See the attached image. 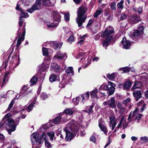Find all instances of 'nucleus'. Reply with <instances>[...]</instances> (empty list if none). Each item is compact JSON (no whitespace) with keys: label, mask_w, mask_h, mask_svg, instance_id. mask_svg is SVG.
I'll return each instance as SVG.
<instances>
[{"label":"nucleus","mask_w":148,"mask_h":148,"mask_svg":"<svg viewBox=\"0 0 148 148\" xmlns=\"http://www.w3.org/2000/svg\"><path fill=\"white\" fill-rule=\"evenodd\" d=\"M97 89H95L91 91L90 92L91 97L92 98L97 97Z\"/></svg>","instance_id":"cd10ccee"},{"label":"nucleus","mask_w":148,"mask_h":148,"mask_svg":"<svg viewBox=\"0 0 148 148\" xmlns=\"http://www.w3.org/2000/svg\"><path fill=\"white\" fill-rule=\"evenodd\" d=\"M142 116V114H138L137 115V116L136 117V119L138 120H139L141 118Z\"/></svg>","instance_id":"e2e57ef3"},{"label":"nucleus","mask_w":148,"mask_h":148,"mask_svg":"<svg viewBox=\"0 0 148 148\" xmlns=\"http://www.w3.org/2000/svg\"><path fill=\"white\" fill-rule=\"evenodd\" d=\"M111 39L108 38H106L103 43V46L104 47H107L110 42Z\"/></svg>","instance_id":"bb28decb"},{"label":"nucleus","mask_w":148,"mask_h":148,"mask_svg":"<svg viewBox=\"0 0 148 148\" xmlns=\"http://www.w3.org/2000/svg\"><path fill=\"white\" fill-rule=\"evenodd\" d=\"M81 97H78L73 99V101L75 105L76 106L78 104L79 99H81Z\"/></svg>","instance_id":"2f4dec72"},{"label":"nucleus","mask_w":148,"mask_h":148,"mask_svg":"<svg viewBox=\"0 0 148 148\" xmlns=\"http://www.w3.org/2000/svg\"><path fill=\"white\" fill-rule=\"evenodd\" d=\"M134 116H132V112H131L129 115L128 118V120L129 122H131L133 120V117Z\"/></svg>","instance_id":"5fc2aeb1"},{"label":"nucleus","mask_w":148,"mask_h":148,"mask_svg":"<svg viewBox=\"0 0 148 148\" xmlns=\"http://www.w3.org/2000/svg\"><path fill=\"white\" fill-rule=\"evenodd\" d=\"M59 79L58 77L54 75H52L50 77L49 80L51 82H53L58 80Z\"/></svg>","instance_id":"393cba45"},{"label":"nucleus","mask_w":148,"mask_h":148,"mask_svg":"<svg viewBox=\"0 0 148 148\" xmlns=\"http://www.w3.org/2000/svg\"><path fill=\"white\" fill-rule=\"evenodd\" d=\"M43 138L45 141V145L46 147L48 148L52 147L51 145L47 141V138L45 133H42L41 136H39L38 133H34L31 135V140L32 144V148H40L41 146L40 144Z\"/></svg>","instance_id":"f257e3e1"},{"label":"nucleus","mask_w":148,"mask_h":148,"mask_svg":"<svg viewBox=\"0 0 148 148\" xmlns=\"http://www.w3.org/2000/svg\"><path fill=\"white\" fill-rule=\"evenodd\" d=\"M117 106L119 113L121 114H123L125 110V108L123 107L122 105L119 103H118Z\"/></svg>","instance_id":"aec40b11"},{"label":"nucleus","mask_w":148,"mask_h":148,"mask_svg":"<svg viewBox=\"0 0 148 148\" xmlns=\"http://www.w3.org/2000/svg\"><path fill=\"white\" fill-rule=\"evenodd\" d=\"M137 105L138 107H141L140 111L141 112H143L146 108L147 104L143 100L140 101L137 103Z\"/></svg>","instance_id":"ddd939ff"},{"label":"nucleus","mask_w":148,"mask_h":148,"mask_svg":"<svg viewBox=\"0 0 148 148\" xmlns=\"http://www.w3.org/2000/svg\"><path fill=\"white\" fill-rule=\"evenodd\" d=\"M9 75L8 73H6L3 79V83L2 84V86H3L6 83V82L8 80V76Z\"/></svg>","instance_id":"72a5a7b5"},{"label":"nucleus","mask_w":148,"mask_h":148,"mask_svg":"<svg viewBox=\"0 0 148 148\" xmlns=\"http://www.w3.org/2000/svg\"><path fill=\"white\" fill-rule=\"evenodd\" d=\"M58 25L57 24H54L52 23L51 24H48L47 25L49 28H51L52 27H56Z\"/></svg>","instance_id":"de8ad7c7"},{"label":"nucleus","mask_w":148,"mask_h":148,"mask_svg":"<svg viewBox=\"0 0 148 148\" xmlns=\"http://www.w3.org/2000/svg\"><path fill=\"white\" fill-rule=\"evenodd\" d=\"M93 21V20L92 19H90V20L88 22V24L87 25V27H89V26L91 25V24L92 23Z\"/></svg>","instance_id":"774afa93"},{"label":"nucleus","mask_w":148,"mask_h":148,"mask_svg":"<svg viewBox=\"0 0 148 148\" xmlns=\"http://www.w3.org/2000/svg\"><path fill=\"white\" fill-rule=\"evenodd\" d=\"M54 134L55 133L53 132H47V135L50 138L51 140H53V138L55 136Z\"/></svg>","instance_id":"473e14b6"},{"label":"nucleus","mask_w":148,"mask_h":148,"mask_svg":"<svg viewBox=\"0 0 148 148\" xmlns=\"http://www.w3.org/2000/svg\"><path fill=\"white\" fill-rule=\"evenodd\" d=\"M144 95L145 99H148V90H147L145 92Z\"/></svg>","instance_id":"0e129e2a"},{"label":"nucleus","mask_w":148,"mask_h":148,"mask_svg":"<svg viewBox=\"0 0 148 148\" xmlns=\"http://www.w3.org/2000/svg\"><path fill=\"white\" fill-rule=\"evenodd\" d=\"M54 59L57 58L58 60H61L64 58H66L67 56L66 53L62 54L61 52L57 53L54 56Z\"/></svg>","instance_id":"dca6fc26"},{"label":"nucleus","mask_w":148,"mask_h":148,"mask_svg":"<svg viewBox=\"0 0 148 148\" xmlns=\"http://www.w3.org/2000/svg\"><path fill=\"white\" fill-rule=\"evenodd\" d=\"M99 126L101 130L106 135H107V128L103 124H101V121L100 122L99 121Z\"/></svg>","instance_id":"4be33fe9"},{"label":"nucleus","mask_w":148,"mask_h":148,"mask_svg":"<svg viewBox=\"0 0 148 148\" xmlns=\"http://www.w3.org/2000/svg\"><path fill=\"white\" fill-rule=\"evenodd\" d=\"M12 59L14 61H16L17 60V54L16 53L14 54L12 57Z\"/></svg>","instance_id":"69168bd1"},{"label":"nucleus","mask_w":148,"mask_h":148,"mask_svg":"<svg viewBox=\"0 0 148 148\" xmlns=\"http://www.w3.org/2000/svg\"><path fill=\"white\" fill-rule=\"evenodd\" d=\"M144 27L140 26L139 28L134 31L132 34V38L135 40H136L141 38L142 35L143 34Z\"/></svg>","instance_id":"423d86ee"},{"label":"nucleus","mask_w":148,"mask_h":148,"mask_svg":"<svg viewBox=\"0 0 148 148\" xmlns=\"http://www.w3.org/2000/svg\"><path fill=\"white\" fill-rule=\"evenodd\" d=\"M74 36L73 35H71L70 37L68 39V42L69 43H71L74 40Z\"/></svg>","instance_id":"49530a36"},{"label":"nucleus","mask_w":148,"mask_h":148,"mask_svg":"<svg viewBox=\"0 0 148 148\" xmlns=\"http://www.w3.org/2000/svg\"><path fill=\"white\" fill-rule=\"evenodd\" d=\"M41 99L45 100L48 97L47 95L45 93H42L41 94Z\"/></svg>","instance_id":"79ce46f5"},{"label":"nucleus","mask_w":148,"mask_h":148,"mask_svg":"<svg viewBox=\"0 0 148 148\" xmlns=\"http://www.w3.org/2000/svg\"><path fill=\"white\" fill-rule=\"evenodd\" d=\"M5 139V136L2 134L0 133V141L3 142L4 141Z\"/></svg>","instance_id":"864d4df0"},{"label":"nucleus","mask_w":148,"mask_h":148,"mask_svg":"<svg viewBox=\"0 0 148 148\" xmlns=\"http://www.w3.org/2000/svg\"><path fill=\"white\" fill-rule=\"evenodd\" d=\"M41 0H37L35 3L33 5L30 9H28L27 12L32 13L35 10H38L40 7Z\"/></svg>","instance_id":"1a4fd4ad"},{"label":"nucleus","mask_w":148,"mask_h":148,"mask_svg":"<svg viewBox=\"0 0 148 148\" xmlns=\"http://www.w3.org/2000/svg\"><path fill=\"white\" fill-rule=\"evenodd\" d=\"M108 84L110 86V88H109L108 90L109 91V95H110L114 93L115 90L114 88L116 87V85L110 81H108Z\"/></svg>","instance_id":"2eb2a0df"},{"label":"nucleus","mask_w":148,"mask_h":148,"mask_svg":"<svg viewBox=\"0 0 148 148\" xmlns=\"http://www.w3.org/2000/svg\"><path fill=\"white\" fill-rule=\"evenodd\" d=\"M90 140V141L93 142L94 143H95L96 142V138L94 136H92L91 137Z\"/></svg>","instance_id":"4d7b16f0"},{"label":"nucleus","mask_w":148,"mask_h":148,"mask_svg":"<svg viewBox=\"0 0 148 148\" xmlns=\"http://www.w3.org/2000/svg\"><path fill=\"white\" fill-rule=\"evenodd\" d=\"M94 106L93 105H92L89 108L88 112L89 114H91L92 112V108Z\"/></svg>","instance_id":"13d9d810"},{"label":"nucleus","mask_w":148,"mask_h":148,"mask_svg":"<svg viewBox=\"0 0 148 148\" xmlns=\"http://www.w3.org/2000/svg\"><path fill=\"white\" fill-rule=\"evenodd\" d=\"M140 20L139 16L136 15H132L130 19V22L132 24H135L138 22Z\"/></svg>","instance_id":"f3484780"},{"label":"nucleus","mask_w":148,"mask_h":148,"mask_svg":"<svg viewBox=\"0 0 148 148\" xmlns=\"http://www.w3.org/2000/svg\"><path fill=\"white\" fill-rule=\"evenodd\" d=\"M14 100H12V101H11L9 105V106L8 108L7 109V111H9L11 108L12 107L13 104H14Z\"/></svg>","instance_id":"09e8293b"},{"label":"nucleus","mask_w":148,"mask_h":148,"mask_svg":"<svg viewBox=\"0 0 148 148\" xmlns=\"http://www.w3.org/2000/svg\"><path fill=\"white\" fill-rule=\"evenodd\" d=\"M65 81L64 79H63L59 85V87L60 88H62L64 87L66 84Z\"/></svg>","instance_id":"e433bc0d"},{"label":"nucleus","mask_w":148,"mask_h":148,"mask_svg":"<svg viewBox=\"0 0 148 148\" xmlns=\"http://www.w3.org/2000/svg\"><path fill=\"white\" fill-rule=\"evenodd\" d=\"M110 127H112V130H113L116 125V123L115 117L113 116H111L110 118Z\"/></svg>","instance_id":"a211bd4d"},{"label":"nucleus","mask_w":148,"mask_h":148,"mask_svg":"<svg viewBox=\"0 0 148 148\" xmlns=\"http://www.w3.org/2000/svg\"><path fill=\"white\" fill-rule=\"evenodd\" d=\"M124 2V1L122 0L120 2H119L117 4V6L119 8L122 9L123 8V3Z\"/></svg>","instance_id":"a19ab883"},{"label":"nucleus","mask_w":148,"mask_h":148,"mask_svg":"<svg viewBox=\"0 0 148 148\" xmlns=\"http://www.w3.org/2000/svg\"><path fill=\"white\" fill-rule=\"evenodd\" d=\"M82 101L81 102L84 103L86 100H88L89 97V94L88 92L84 93L81 95Z\"/></svg>","instance_id":"6ab92c4d"},{"label":"nucleus","mask_w":148,"mask_h":148,"mask_svg":"<svg viewBox=\"0 0 148 148\" xmlns=\"http://www.w3.org/2000/svg\"><path fill=\"white\" fill-rule=\"evenodd\" d=\"M22 30L23 32L21 35V36L19 37L17 41L16 45L17 47H18L21 45V42L24 40L25 33V27L24 26L22 28Z\"/></svg>","instance_id":"4468645a"},{"label":"nucleus","mask_w":148,"mask_h":148,"mask_svg":"<svg viewBox=\"0 0 148 148\" xmlns=\"http://www.w3.org/2000/svg\"><path fill=\"white\" fill-rule=\"evenodd\" d=\"M120 70H121L123 71L122 73H127L129 71L130 69L129 68L127 67L122 68L120 69Z\"/></svg>","instance_id":"4c0bfd02"},{"label":"nucleus","mask_w":148,"mask_h":148,"mask_svg":"<svg viewBox=\"0 0 148 148\" xmlns=\"http://www.w3.org/2000/svg\"><path fill=\"white\" fill-rule=\"evenodd\" d=\"M77 125L76 121H72L64 129V131L66 133L65 140L66 141H70L73 138V134L70 131L74 132H77L79 130Z\"/></svg>","instance_id":"7ed1b4c3"},{"label":"nucleus","mask_w":148,"mask_h":148,"mask_svg":"<svg viewBox=\"0 0 148 148\" xmlns=\"http://www.w3.org/2000/svg\"><path fill=\"white\" fill-rule=\"evenodd\" d=\"M100 88L104 90H107L108 91L109 88L107 84H103L100 87Z\"/></svg>","instance_id":"f704fd0d"},{"label":"nucleus","mask_w":148,"mask_h":148,"mask_svg":"<svg viewBox=\"0 0 148 148\" xmlns=\"http://www.w3.org/2000/svg\"><path fill=\"white\" fill-rule=\"evenodd\" d=\"M52 1H53L54 3L56 2L55 0H42V4L45 6H49L53 4V3H51Z\"/></svg>","instance_id":"412c9836"},{"label":"nucleus","mask_w":148,"mask_h":148,"mask_svg":"<svg viewBox=\"0 0 148 148\" xmlns=\"http://www.w3.org/2000/svg\"><path fill=\"white\" fill-rule=\"evenodd\" d=\"M11 114L10 113L7 114L3 118L0 123V129H6L9 134L12 132L16 130L14 122L12 118H10Z\"/></svg>","instance_id":"f03ea898"},{"label":"nucleus","mask_w":148,"mask_h":148,"mask_svg":"<svg viewBox=\"0 0 148 148\" xmlns=\"http://www.w3.org/2000/svg\"><path fill=\"white\" fill-rule=\"evenodd\" d=\"M143 92L141 90H135L133 92V96L136 101H138L142 97Z\"/></svg>","instance_id":"9d476101"},{"label":"nucleus","mask_w":148,"mask_h":148,"mask_svg":"<svg viewBox=\"0 0 148 148\" xmlns=\"http://www.w3.org/2000/svg\"><path fill=\"white\" fill-rule=\"evenodd\" d=\"M42 53L44 56H47L48 54V51L47 48H42Z\"/></svg>","instance_id":"37998d69"},{"label":"nucleus","mask_w":148,"mask_h":148,"mask_svg":"<svg viewBox=\"0 0 148 148\" xmlns=\"http://www.w3.org/2000/svg\"><path fill=\"white\" fill-rule=\"evenodd\" d=\"M103 104L104 106L108 105L110 107L112 108H114L116 107L115 100L114 97L111 98L107 102L105 101L104 102Z\"/></svg>","instance_id":"9b49d317"},{"label":"nucleus","mask_w":148,"mask_h":148,"mask_svg":"<svg viewBox=\"0 0 148 148\" xmlns=\"http://www.w3.org/2000/svg\"><path fill=\"white\" fill-rule=\"evenodd\" d=\"M131 100L129 98H127L126 99H125L123 101L122 103L126 105L127 103L129 102Z\"/></svg>","instance_id":"8fccbe9b"},{"label":"nucleus","mask_w":148,"mask_h":148,"mask_svg":"<svg viewBox=\"0 0 148 148\" xmlns=\"http://www.w3.org/2000/svg\"><path fill=\"white\" fill-rule=\"evenodd\" d=\"M38 78L37 77L33 76L30 80L32 84H31V86H32V84L35 83L37 81Z\"/></svg>","instance_id":"c9c22d12"},{"label":"nucleus","mask_w":148,"mask_h":148,"mask_svg":"<svg viewBox=\"0 0 148 148\" xmlns=\"http://www.w3.org/2000/svg\"><path fill=\"white\" fill-rule=\"evenodd\" d=\"M141 141L143 143H145L148 140V137L146 136L140 138Z\"/></svg>","instance_id":"a18cd8bd"},{"label":"nucleus","mask_w":148,"mask_h":148,"mask_svg":"<svg viewBox=\"0 0 148 148\" xmlns=\"http://www.w3.org/2000/svg\"><path fill=\"white\" fill-rule=\"evenodd\" d=\"M64 18L65 20L66 21H68L69 20V13L65 14Z\"/></svg>","instance_id":"3c124183"},{"label":"nucleus","mask_w":148,"mask_h":148,"mask_svg":"<svg viewBox=\"0 0 148 148\" xmlns=\"http://www.w3.org/2000/svg\"><path fill=\"white\" fill-rule=\"evenodd\" d=\"M22 3V0L20 1L17 4L16 7V10H19L21 12V13L20 14L21 17H19V21L18 23L19 25L21 27H22L23 23V20L22 18H26L29 16V15L26 12L23 11L22 9L20 7H21V5H23L22 3L21 4H20V3Z\"/></svg>","instance_id":"39448f33"},{"label":"nucleus","mask_w":148,"mask_h":148,"mask_svg":"<svg viewBox=\"0 0 148 148\" xmlns=\"http://www.w3.org/2000/svg\"><path fill=\"white\" fill-rule=\"evenodd\" d=\"M84 54L82 53H80L76 57V58L78 59L81 58L80 61L82 60L83 59L82 56H83Z\"/></svg>","instance_id":"6e6d98bb"},{"label":"nucleus","mask_w":148,"mask_h":148,"mask_svg":"<svg viewBox=\"0 0 148 148\" xmlns=\"http://www.w3.org/2000/svg\"><path fill=\"white\" fill-rule=\"evenodd\" d=\"M124 121H125V120L124 119V118L123 117L121 119V121H120L119 123V124L118 126H117L118 128H119L120 127L121 124Z\"/></svg>","instance_id":"680f3d73"},{"label":"nucleus","mask_w":148,"mask_h":148,"mask_svg":"<svg viewBox=\"0 0 148 148\" xmlns=\"http://www.w3.org/2000/svg\"><path fill=\"white\" fill-rule=\"evenodd\" d=\"M142 7H139L137 9V12L139 14H141L142 12Z\"/></svg>","instance_id":"338daca9"},{"label":"nucleus","mask_w":148,"mask_h":148,"mask_svg":"<svg viewBox=\"0 0 148 148\" xmlns=\"http://www.w3.org/2000/svg\"><path fill=\"white\" fill-rule=\"evenodd\" d=\"M142 86L141 83L138 82H136L132 88V89H135L137 88H139Z\"/></svg>","instance_id":"b1692460"},{"label":"nucleus","mask_w":148,"mask_h":148,"mask_svg":"<svg viewBox=\"0 0 148 148\" xmlns=\"http://www.w3.org/2000/svg\"><path fill=\"white\" fill-rule=\"evenodd\" d=\"M131 85V83L130 81H127L124 84V89H128L130 87Z\"/></svg>","instance_id":"c756f323"},{"label":"nucleus","mask_w":148,"mask_h":148,"mask_svg":"<svg viewBox=\"0 0 148 148\" xmlns=\"http://www.w3.org/2000/svg\"><path fill=\"white\" fill-rule=\"evenodd\" d=\"M75 110L73 108H67L65 109L64 110V112H65V114L63 112L62 113H64V114H68L69 115H71L75 112Z\"/></svg>","instance_id":"5701e85b"},{"label":"nucleus","mask_w":148,"mask_h":148,"mask_svg":"<svg viewBox=\"0 0 148 148\" xmlns=\"http://www.w3.org/2000/svg\"><path fill=\"white\" fill-rule=\"evenodd\" d=\"M126 17V15L125 14H121L120 19L121 20H123L125 19Z\"/></svg>","instance_id":"052dcab7"},{"label":"nucleus","mask_w":148,"mask_h":148,"mask_svg":"<svg viewBox=\"0 0 148 148\" xmlns=\"http://www.w3.org/2000/svg\"><path fill=\"white\" fill-rule=\"evenodd\" d=\"M116 74L115 73H112L111 74H108L107 77L110 80H112L115 78Z\"/></svg>","instance_id":"7c9ffc66"},{"label":"nucleus","mask_w":148,"mask_h":148,"mask_svg":"<svg viewBox=\"0 0 148 148\" xmlns=\"http://www.w3.org/2000/svg\"><path fill=\"white\" fill-rule=\"evenodd\" d=\"M138 110V108H136L135 110L134 111L133 115V116H135L137 113V112Z\"/></svg>","instance_id":"bf43d9fd"},{"label":"nucleus","mask_w":148,"mask_h":148,"mask_svg":"<svg viewBox=\"0 0 148 148\" xmlns=\"http://www.w3.org/2000/svg\"><path fill=\"white\" fill-rule=\"evenodd\" d=\"M86 35H84L83 36H81L80 38V39H81L78 42V44L80 45H81L83 42L84 41L85 39L83 38V37L85 36Z\"/></svg>","instance_id":"c03bdc74"},{"label":"nucleus","mask_w":148,"mask_h":148,"mask_svg":"<svg viewBox=\"0 0 148 148\" xmlns=\"http://www.w3.org/2000/svg\"><path fill=\"white\" fill-rule=\"evenodd\" d=\"M114 33V31L112 29H106L101 36L106 37V38L112 39V34Z\"/></svg>","instance_id":"0eeeda50"},{"label":"nucleus","mask_w":148,"mask_h":148,"mask_svg":"<svg viewBox=\"0 0 148 148\" xmlns=\"http://www.w3.org/2000/svg\"><path fill=\"white\" fill-rule=\"evenodd\" d=\"M34 104L33 103H32L28 106L27 110L28 112H29L32 110Z\"/></svg>","instance_id":"58836bf2"},{"label":"nucleus","mask_w":148,"mask_h":148,"mask_svg":"<svg viewBox=\"0 0 148 148\" xmlns=\"http://www.w3.org/2000/svg\"><path fill=\"white\" fill-rule=\"evenodd\" d=\"M66 72L69 74H71L72 75H73V68L71 67H68L66 70Z\"/></svg>","instance_id":"a878e982"},{"label":"nucleus","mask_w":148,"mask_h":148,"mask_svg":"<svg viewBox=\"0 0 148 148\" xmlns=\"http://www.w3.org/2000/svg\"><path fill=\"white\" fill-rule=\"evenodd\" d=\"M56 13L54 16V18L56 21H60L61 19L60 14L56 12Z\"/></svg>","instance_id":"c85d7f7f"},{"label":"nucleus","mask_w":148,"mask_h":148,"mask_svg":"<svg viewBox=\"0 0 148 148\" xmlns=\"http://www.w3.org/2000/svg\"><path fill=\"white\" fill-rule=\"evenodd\" d=\"M102 11L101 10H97L96 11L94 14V16L95 18H96L102 12Z\"/></svg>","instance_id":"ea45409f"},{"label":"nucleus","mask_w":148,"mask_h":148,"mask_svg":"<svg viewBox=\"0 0 148 148\" xmlns=\"http://www.w3.org/2000/svg\"><path fill=\"white\" fill-rule=\"evenodd\" d=\"M67 115L66 114H64V113H61L60 114V116L55 118L53 120V123L56 124H59L61 123V118H62L64 120L63 122H66V120L65 119L67 118Z\"/></svg>","instance_id":"6e6552de"},{"label":"nucleus","mask_w":148,"mask_h":148,"mask_svg":"<svg viewBox=\"0 0 148 148\" xmlns=\"http://www.w3.org/2000/svg\"><path fill=\"white\" fill-rule=\"evenodd\" d=\"M86 10V8L83 6H80L78 9L77 12L78 17L76 19V21L79 27L81 26L86 21L87 16L85 15V14Z\"/></svg>","instance_id":"20e7f679"},{"label":"nucleus","mask_w":148,"mask_h":148,"mask_svg":"<svg viewBox=\"0 0 148 148\" xmlns=\"http://www.w3.org/2000/svg\"><path fill=\"white\" fill-rule=\"evenodd\" d=\"M116 4L115 2H112L111 5V9L112 10H116Z\"/></svg>","instance_id":"603ef678"},{"label":"nucleus","mask_w":148,"mask_h":148,"mask_svg":"<svg viewBox=\"0 0 148 148\" xmlns=\"http://www.w3.org/2000/svg\"><path fill=\"white\" fill-rule=\"evenodd\" d=\"M121 43L123 45V47L125 49H128L130 48L131 43L129 40H127L126 38H123Z\"/></svg>","instance_id":"f8f14e48"}]
</instances>
